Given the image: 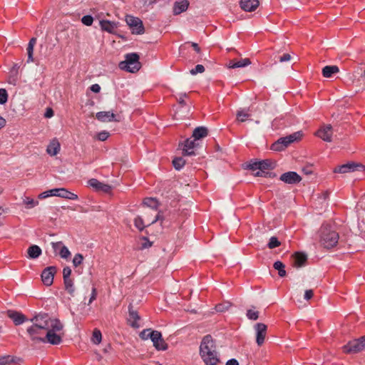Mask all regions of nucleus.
Returning <instances> with one entry per match:
<instances>
[{
	"instance_id": "33",
	"label": "nucleus",
	"mask_w": 365,
	"mask_h": 365,
	"mask_svg": "<svg viewBox=\"0 0 365 365\" xmlns=\"http://www.w3.org/2000/svg\"><path fill=\"white\" fill-rule=\"evenodd\" d=\"M273 267L275 269L278 270L279 277H283L286 276L285 265L282 262H275L273 264Z\"/></svg>"
},
{
	"instance_id": "42",
	"label": "nucleus",
	"mask_w": 365,
	"mask_h": 365,
	"mask_svg": "<svg viewBox=\"0 0 365 365\" xmlns=\"http://www.w3.org/2000/svg\"><path fill=\"white\" fill-rule=\"evenodd\" d=\"M153 330H151V329H143L139 334L140 337L143 340H147L148 339H150L151 333Z\"/></svg>"
},
{
	"instance_id": "50",
	"label": "nucleus",
	"mask_w": 365,
	"mask_h": 365,
	"mask_svg": "<svg viewBox=\"0 0 365 365\" xmlns=\"http://www.w3.org/2000/svg\"><path fill=\"white\" fill-rule=\"evenodd\" d=\"M93 19L91 16L90 15H86V16H83V18L81 19V22L86 25V26H91L93 24Z\"/></svg>"
},
{
	"instance_id": "63",
	"label": "nucleus",
	"mask_w": 365,
	"mask_h": 365,
	"mask_svg": "<svg viewBox=\"0 0 365 365\" xmlns=\"http://www.w3.org/2000/svg\"><path fill=\"white\" fill-rule=\"evenodd\" d=\"M225 365H239V363L236 359H232L228 360Z\"/></svg>"
},
{
	"instance_id": "17",
	"label": "nucleus",
	"mask_w": 365,
	"mask_h": 365,
	"mask_svg": "<svg viewBox=\"0 0 365 365\" xmlns=\"http://www.w3.org/2000/svg\"><path fill=\"white\" fill-rule=\"evenodd\" d=\"M316 135L327 142L331 141L332 127L331 125H326L321 127L316 133Z\"/></svg>"
},
{
	"instance_id": "32",
	"label": "nucleus",
	"mask_w": 365,
	"mask_h": 365,
	"mask_svg": "<svg viewBox=\"0 0 365 365\" xmlns=\"http://www.w3.org/2000/svg\"><path fill=\"white\" fill-rule=\"evenodd\" d=\"M63 283L65 289L67 291V292L69 293L71 296H73L75 292L73 280L71 278H65L63 279Z\"/></svg>"
},
{
	"instance_id": "44",
	"label": "nucleus",
	"mask_w": 365,
	"mask_h": 365,
	"mask_svg": "<svg viewBox=\"0 0 365 365\" xmlns=\"http://www.w3.org/2000/svg\"><path fill=\"white\" fill-rule=\"evenodd\" d=\"M83 256L81 254H80V253L76 254L73 259V266L75 267H77L83 262Z\"/></svg>"
},
{
	"instance_id": "54",
	"label": "nucleus",
	"mask_w": 365,
	"mask_h": 365,
	"mask_svg": "<svg viewBox=\"0 0 365 365\" xmlns=\"http://www.w3.org/2000/svg\"><path fill=\"white\" fill-rule=\"evenodd\" d=\"M187 97V94L186 93H180L179 95V98H178V103L182 106H184L186 105V103L184 100L185 98Z\"/></svg>"
},
{
	"instance_id": "21",
	"label": "nucleus",
	"mask_w": 365,
	"mask_h": 365,
	"mask_svg": "<svg viewBox=\"0 0 365 365\" xmlns=\"http://www.w3.org/2000/svg\"><path fill=\"white\" fill-rule=\"evenodd\" d=\"M240 7L245 11H253L259 6L258 0H240Z\"/></svg>"
},
{
	"instance_id": "26",
	"label": "nucleus",
	"mask_w": 365,
	"mask_h": 365,
	"mask_svg": "<svg viewBox=\"0 0 365 365\" xmlns=\"http://www.w3.org/2000/svg\"><path fill=\"white\" fill-rule=\"evenodd\" d=\"M60 143L56 139L52 140L49 145L47 147L46 151L47 153L53 156L58 154V153L60 151Z\"/></svg>"
},
{
	"instance_id": "64",
	"label": "nucleus",
	"mask_w": 365,
	"mask_h": 365,
	"mask_svg": "<svg viewBox=\"0 0 365 365\" xmlns=\"http://www.w3.org/2000/svg\"><path fill=\"white\" fill-rule=\"evenodd\" d=\"M191 46L196 52H197V53L200 52V51H201L200 48L199 47V46L197 43L192 42Z\"/></svg>"
},
{
	"instance_id": "35",
	"label": "nucleus",
	"mask_w": 365,
	"mask_h": 365,
	"mask_svg": "<svg viewBox=\"0 0 365 365\" xmlns=\"http://www.w3.org/2000/svg\"><path fill=\"white\" fill-rule=\"evenodd\" d=\"M102 340V334L99 329H95L93 331L91 341L95 344H98Z\"/></svg>"
},
{
	"instance_id": "29",
	"label": "nucleus",
	"mask_w": 365,
	"mask_h": 365,
	"mask_svg": "<svg viewBox=\"0 0 365 365\" xmlns=\"http://www.w3.org/2000/svg\"><path fill=\"white\" fill-rule=\"evenodd\" d=\"M339 71L337 66H326L322 69V75L325 78H330L334 73Z\"/></svg>"
},
{
	"instance_id": "4",
	"label": "nucleus",
	"mask_w": 365,
	"mask_h": 365,
	"mask_svg": "<svg viewBox=\"0 0 365 365\" xmlns=\"http://www.w3.org/2000/svg\"><path fill=\"white\" fill-rule=\"evenodd\" d=\"M139 59L140 56L138 53H128L125 56V61L119 63V68L128 72L135 73L141 68V63Z\"/></svg>"
},
{
	"instance_id": "47",
	"label": "nucleus",
	"mask_w": 365,
	"mask_h": 365,
	"mask_svg": "<svg viewBox=\"0 0 365 365\" xmlns=\"http://www.w3.org/2000/svg\"><path fill=\"white\" fill-rule=\"evenodd\" d=\"M204 71H205V67L201 64H197L194 68L190 70V73L194 76L197 73H202Z\"/></svg>"
},
{
	"instance_id": "51",
	"label": "nucleus",
	"mask_w": 365,
	"mask_h": 365,
	"mask_svg": "<svg viewBox=\"0 0 365 365\" xmlns=\"http://www.w3.org/2000/svg\"><path fill=\"white\" fill-rule=\"evenodd\" d=\"M109 137V133L103 130L98 133L97 138L101 141H104Z\"/></svg>"
},
{
	"instance_id": "15",
	"label": "nucleus",
	"mask_w": 365,
	"mask_h": 365,
	"mask_svg": "<svg viewBox=\"0 0 365 365\" xmlns=\"http://www.w3.org/2000/svg\"><path fill=\"white\" fill-rule=\"evenodd\" d=\"M60 331L61 330L49 329L46 331L44 337L45 342H48L53 345H58L61 344L62 341V337L60 334L56 333Z\"/></svg>"
},
{
	"instance_id": "25",
	"label": "nucleus",
	"mask_w": 365,
	"mask_h": 365,
	"mask_svg": "<svg viewBox=\"0 0 365 365\" xmlns=\"http://www.w3.org/2000/svg\"><path fill=\"white\" fill-rule=\"evenodd\" d=\"M100 25L102 30L108 31V33L113 34L117 29V24L113 21L108 20H102L100 21Z\"/></svg>"
},
{
	"instance_id": "52",
	"label": "nucleus",
	"mask_w": 365,
	"mask_h": 365,
	"mask_svg": "<svg viewBox=\"0 0 365 365\" xmlns=\"http://www.w3.org/2000/svg\"><path fill=\"white\" fill-rule=\"evenodd\" d=\"M142 240L144 241V242L142 243L140 249H145L151 247L152 242H150L147 237H142Z\"/></svg>"
},
{
	"instance_id": "62",
	"label": "nucleus",
	"mask_w": 365,
	"mask_h": 365,
	"mask_svg": "<svg viewBox=\"0 0 365 365\" xmlns=\"http://www.w3.org/2000/svg\"><path fill=\"white\" fill-rule=\"evenodd\" d=\"M53 115V110L51 108H47L45 113V117L51 118Z\"/></svg>"
},
{
	"instance_id": "3",
	"label": "nucleus",
	"mask_w": 365,
	"mask_h": 365,
	"mask_svg": "<svg viewBox=\"0 0 365 365\" xmlns=\"http://www.w3.org/2000/svg\"><path fill=\"white\" fill-rule=\"evenodd\" d=\"M320 244L326 249H330L336 245L339 234L328 225H322L319 230Z\"/></svg>"
},
{
	"instance_id": "19",
	"label": "nucleus",
	"mask_w": 365,
	"mask_h": 365,
	"mask_svg": "<svg viewBox=\"0 0 365 365\" xmlns=\"http://www.w3.org/2000/svg\"><path fill=\"white\" fill-rule=\"evenodd\" d=\"M251 64V61L248 58H240V59H232L230 60L227 63L229 68H238L247 66Z\"/></svg>"
},
{
	"instance_id": "53",
	"label": "nucleus",
	"mask_w": 365,
	"mask_h": 365,
	"mask_svg": "<svg viewBox=\"0 0 365 365\" xmlns=\"http://www.w3.org/2000/svg\"><path fill=\"white\" fill-rule=\"evenodd\" d=\"M71 269L69 267H66L63 269V278H71Z\"/></svg>"
},
{
	"instance_id": "36",
	"label": "nucleus",
	"mask_w": 365,
	"mask_h": 365,
	"mask_svg": "<svg viewBox=\"0 0 365 365\" xmlns=\"http://www.w3.org/2000/svg\"><path fill=\"white\" fill-rule=\"evenodd\" d=\"M185 163V160L182 157H178L173 159V165L176 170L182 168Z\"/></svg>"
},
{
	"instance_id": "46",
	"label": "nucleus",
	"mask_w": 365,
	"mask_h": 365,
	"mask_svg": "<svg viewBox=\"0 0 365 365\" xmlns=\"http://www.w3.org/2000/svg\"><path fill=\"white\" fill-rule=\"evenodd\" d=\"M247 317L249 319L257 320L259 318V312L252 309L247 311Z\"/></svg>"
},
{
	"instance_id": "13",
	"label": "nucleus",
	"mask_w": 365,
	"mask_h": 365,
	"mask_svg": "<svg viewBox=\"0 0 365 365\" xmlns=\"http://www.w3.org/2000/svg\"><path fill=\"white\" fill-rule=\"evenodd\" d=\"M27 332L32 341H38L45 343V339L43 337V336L45 333H46V331L33 324L31 327L27 329Z\"/></svg>"
},
{
	"instance_id": "14",
	"label": "nucleus",
	"mask_w": 365,
	"mask_h": 365,
	"mask_svg": "<svg viewBox=\"0 0 365 365\" xmlns=\"http://www.w3.org/2000/svg\"><path fill=\"white\" fill-rule=\"evenodd\" d=\"M279 180L287 184H297L302 178L296 172L289 171L282 174Z\"/></svg>"
},
{
	"instance_id": "23",
	"label": "nucleus",
	"mask_w": 365,
	"mask_h": 365,
	"mask_svg": "<svg viewBox=\"0 0 365 365\" xmlns=\"http://www.w3.org/2000/svg\"><path fill=\"white\" fill-rule=\"evenodd\" d=\"M8 317L11 319L15 325H20L26 321V317L20 312L9 310L7 312Z\"/></svg>"
},
{
	"instance_id": "16",
	"label": "nucleus",
	"mask_w": 365,
	"mask_h": 365,
	"mask_svg": "<svg viewBox=\"0 0 365 365\" xmlns=\"http://www.w3.org/2000/svg\"><path fill=\"white\" fill-rule=\"evenodd\" d=\"M88 184L96 191H101L105 193H110L112 190V187L110 185L101 182L95 178L89 180Z\"/></svg>"
},
{
	"instance_id": "34",
	"label": "nucleus",
	"mask_w": 365,
	"mask_h": 365,
	"mask_svg": "<svg viewBox=\"0 0 365 365\" xmlns=\"http://www.w3.org/2000/svg\"><path fill=\"white\" fill-rule=\"evenodd\" d=\"M143 203L153 210H156L158 207V202L154 198H145L143 201Z\"/></svg>"
},
{
	"instance_id": "56",
	"label": "nucleus",
	"mask_w": 365,
	"mask_h": 365,
	"mask_svg": "<svg viewBox=\"0 0 365 365\" xmlns=\"http://www.w3.org/2000/svg\"><path fill=\"white\" fill-rule=\"evenodd\" d=\"M313 296H314V291L312 289H307L304 292V299L308 301V300L311 299L313 297Z\"/></svg>"
},
{
	"instance_id": "48",
	"label": "nucleus",
	"mask_w": 365,
	"mask_h": 365,
	"mask_svg": "<svg viewBox=\"0 0 365 365\" xmlns=\"http://www.w3.org/2000/svg\"><path fill=\"white\" fill-rule=\"evenodd\" d=\"M8 94L5 89L0 88V104H4L7 102Z\"/></svg>"
},
{
	"instance_id": "41",
	"label": "nucleus",
	"mask_w": 365,
	"mask_h": 365,
	"mask_svg": "<svg viewBox=\"0 0 365 365\" xmlns=\"http://www.w3.org/2000/svg\"><path fill=\"white\" fill-rule=\"evenodd\" d=\"M58 254L63 259H68L71 255L70 251L65 245H63L61 247L60 251L58 252Z\"/></svg>"
},
{
	"instance_id": "60",
	"label": "nucleus",
	"mask_w": 365,
	"mask_h": 365,
	"mask_svg": "<svg viewBox=\"0 0 365 365\" xmlns=\"http://www.w3.org/2000/svg\"><path fill=\"white\" fill-rule=\"evenodd\" d=\"M59 192H60V188H54V189H51V190H48V194L50 195V196L59 197Z\"/></svg>"
},
{
	"instance_id": "2",
	"label": "nucleus",
	"mask_w": 365,
	"mask_h": 365,
	"mask_svg": "<svg viewBox=\"0 0 365 365\" xmlns=\"http://www.w3.org/2000/svg\"><path fill=\"white\" fill-rule=\"evenodd\" d=\"M34 324L38 328L48 331L49 329L62 330L63 324L58 319H52L47 314H40L32 319Z\"/></svg>"
},
{
	"instance_id": "31",
	"label": "nucleus",
	"mask_w": 365,
	"mask_h": 365,
	"mask_svg": "<svg viewBox=\"0 0 365 365\" xmlns=\"http://www.w3.org/2000/svg\"><path fill=\"white\" fill-rule=\"evenodd\" d=\"M59 197L69 200H77L78 195L67 190L66 188H60Z\"/></svg>"
},
{
	"instance_id": "10",
	"label": "nucleus",
	"mask_w": 365,
	"mask_h": 365,
	"mask_svg": "<svg viewBox=\"0 0 365 365\" xmlns=\"http://www.w3.org/2000/svg\"><path fill=\"white\" fill-rule=\"evenodd\" d=\"M128 25L133 29L132 32L136 34H142L144 33V26L142 21L138 19L129 16L126 19Z\"/></svg>"
},
{
	"instance_id": "39",
	"label": "nucleus",
	"mask_w": 365,
	"mask_h": 365,
	"mask_svg": "<svg viewBox=\"0 0 365 365\" xmlns=\"http://www.w3.org/2000/svg\"><path fill=\"white\" fill-rule=\"evenodd\" d=\"M231 307V304L228 302L222 304H218L215 306L217 312H222L227 310Z\"/></svg>"
},
{
	"instance_id": "58",
	"label": "nucleus",
	"mask_w": 365,
	"mask_h": 365,
	"mask_svg": "<svg viewBox=\"0 0 365 365\" xmlns=\"http://www.w3.org/2000/svg\"><path fill=\"white\" fill-rule=\"evenodd\" d=\"M164 220L163 216L161 215V212H159L155 217V218L150 222V224H153L157 221H163Z\"/></svg>"
},
{
	"instance_id": "20",
	"label": "nucleus",
	"mask_w": 365,
	"mask_h": 365,
	"mask_svg": "<svg viewBox=\"0 0 365 365\" xmlns=\"http://www.w3.org/2000/svg\"><path fill=\"white\" fill-rule=\"evenodd\" d=\"M96 118L101 122H118L119 120L116 119V115L110 111H100L96 115Z\"/></svg>"
},
{
	"instance_id": "55",
	"label": "nucleus",
	"mask_w": 365,
	"mask_h": 365,
	"mask_svg": "<svg viewBox=\"0 0 365 365\" xmlns=\"http://www.w3.org/2000/svg\"><path fill=\"white\" fill-rule=\"evenodd\" d=\"M51 245L54 252H59L61 247L63 245L62 242H52Z\"/></svg>"
},
{
	"instance_id": "37",
	"label": "nucleus",
	"mask_w": 365,
	"mask_h": 365,
	"mask_svg": "<svg viewBox=\"0 0 365 365\" xmlns=\"http://www.w3.org/2000/svg\"><path fill=\"white\" fill-rule=\"evenodd\" d=\"M281 245V242L278 240L276 237H272L267 244L269 249H274Z\"/></svg>"
},
{
	"instance_id": "28",
	"label": "nucleus",
	"mask_w": 365,
	"mask_h": 365,
	"mask_svg": "<svg viewBox=\"0 0 365 365\" xmlns=\"http://www.w3.org/2000/svg\"><path fill=\"white\" fill-rule=\"evenodd\" d=\"M189 6L187 0H182L181 1L176 2L174 6L175 14H180V13L186 11Z\"/></svg>"
},
{
	"instance_id": "43",
	"label": "nucleus",
	"mask_w": 365,
	"mask_h": 365,
	"mask_svg": "<svg viewBox=\"0 0 365 365\" xmlns=\"http://www.w3.org/2000/svg\"><path fill=\"white\" fill-rule=\"evenodd\" d=\"M14 362V359L10 355L0 356V365H6Z\"/></svg>"
},
{
	"instance_id": "59",
	"label": "nucleus",
	"mask_w": 365,
	"mask_h": 365,
	"mask_svg": "<svg viewBox=\"0 0 365 365\" xmlns=\"http://www.w3.org/2000/svg\"><path fill=\"white\" fill-rule=\"evenodd\" d=\"M96 296H97L96 289V287H93L92 293H91V298L88 302V304H91L96 299Z\"/></svg>"
},
{
	"instance_id": "18",
	"label": "nucleus",
	"mask_w": 365,
	"mask_h": 365,
	"mask_svg": "<svg viewBox=\"0 0 365 365\" xmlns=\"http://www.w3.org/2000/svg\"><path fill=\"white\" fill-rule=\"evenodd\" d=\"M197 140H191L190 138H188L185 140L183 143V148H182V155L184 156H190L195 155V153L194 151V148L196 147L197 144L195 143Z\"/></svg>"
},
{
	"instance_id": "8",
	"label": "nucleus",
	"mask_w": 365,
	"mask_h": 365,
	"mask_svg": "<svg viewBox=\"0 0 365 365\" xmlns=\"http://www.w3.org/2000/svg\"><path fill=\"white\" fill-rule=\"evenodd\" d=\"M150 339L153 346L158 351H165L168 349V344L164 341L161 332L153 330L150 335Z\"/></svg>"
},
{
	"instance_id": "40",
	"label": "nucleus",
	"mask_w": 365,
	"mask_h": 365,
	"mask_svg": "<svg viewBox=\"0 0 365 365\" xmlns=\"http://www.w3.org/2000/svg\"><path fill=\"white\" fill-rule=\"evenodd\" d=\"M250 116V114L243 110H240L237 113V119L240 122H245Z\"/></svg>"
},
{
	"instance_id": "22",
	"label": "nucleus",
	"mask_w": 365,
	"mask_h": 365,
	"mask_svg": "<svg viewBox=\"0 0 365 365\" xmlns=\"http://www.w3.org/2000/svg\"><path fill=\"white\" fill-rule=\"evenodd\" d=\"M129 317L128 319V321L129 322V324L133 327V328H138L140 325L138 324V322L140 320V317L138 315V312L133 309V306L130 304L129 306Z\"/></svg>"
},
{
	"instance_id": "9",
	"label": "nucleus",
	"mask_w": 365,
	"mask_h": 365,
	"mask_svg": "<svg viewBox=\"0 0 365 365\" xmlns=\"http://www.w3.org/2000/svg\"><path fill=\"white\" fill-rule=\"evenodd\" d=\"M57 272L55 266H50L45 268L41 273V279L46 286H51L53 282V278Z\"/></svg>"
},
{
	"instance_id": "61",
	"label": "nucleus",
	"mask_w": 365,
	"mask_h": 365,
	"mask_svg": "<svg viewBox=\"0 0 365 365\" xmlns=\"http://www.w3.org/2000/svg\"><path fill=\"white\" fill-rule=\"evenodd\" d=\"M90 89L91 91H93V93H99L100 91H101V86L96 83V84H93L92 85L91 87H90Z\"/></svg>"
},
{
	"instance_id": "27",
	"label": "nucleus",
	"mask_w": 365,
	"mask_h": 365,
	"mask_svg": "<svg viewBox=\"0 0 365 365\" xmlns=\"http://www.w3.org/2000/svg\"><path fill=\"white\" fill-rule=\"evenodd\" d=\"M208 135V130L206 127L200 126L196 128L192 133V137L195 140H200L206 137Z\"/></svg>"
},
{
	"instance_id": "45",
	"label": "nucleus",
	"mask_w": 365,
	"mask_h": 365,
	"mask_svg": "<svg viewBox=\"0 0 365 365\" xmlns=\"http://www.w3.org/2000/svg\"><path fill=\"white\" fill-rule=\"evenodd\" d=\"M134 225L140 231H142L145 227L144 224H143V220L140 216H137L135 218Z\"/></svg>"
},
{
	"instance_id": "57",
	"label": "nucleus",
	"mask_w": 365,
	"mask_h": 365,
	"mask_svg": "<svg viewBox=\"0 0 365 365\" xmlns=\"http://www.w3.org/2000/svg\"><path fill=\"white\" fill-rule=\"evenodd\" d=\"M292 58L290 54L289 53H284L282 56L279 57V61L280 62H285V61H290Z\"/></svg>"
},
{
	"instance_id": "6",
	"label": "nucleus",
	"mask_w": 365,
	"mask_h": 365,
	"mask_svg": "<svg viewBox=\"0 0 365 365\" xmlns=\"http://www.w3.org/2000/svg\"><path fill=\"white\" fill-rule=\"evenodd\" d=\"M302 136L301 132H296L286 137L280 138L272 145L271 149L276 151L282 150L291 143L300 140Z\"/></svg>"
},
{
	"instance_id": "30",
	"label": "nucleus",
	"mask_w": 365,
	"mask_h": 365,
	"mask_svg": "<svg viewBox=\"0 0 365 365\" xmlns=\"http://www.w3.org/2000/svg\"><path fill=\"white\" fill-rule=\"evenodd\" d=\"M41 249L38 245H31L28 248L27 253L29 258L36 259L41 255Z\"/></svg>"
},
{
	"instance_id": "11",
	"label": "nucleus",
	"mask_w": 365,
	"mask_h": 365,
	"mask_svg": "<svg viewBox=\"0 0 365 365\" xmlns=\"http://www.w3.org/2000/svg\"><path fill=\"white\" fill-rule=\"evenodd\" d=\"M255 330L256 331V342L259 346H261L264 343L267 327L263 323H257L255 325Z\"/></svg>"
},
{
	"instance_id": "12",
	"label": "nucleus",
	"mask_w": 365,
	"mask_h": 365,
	"mask_svg": "<svg viewBox=\"0 0 365 365\" xmlns=\"http://www.w3.org/2000/svg\"><path fill=\"white\" fill-rule=\"evenodd\" d=\"M364 170V166L359 163H348L334 168V173H346L359 170Z\"/></svg>"
},
{
	"instance_id": "49",
	"label": "nucleus",
	"mask_w": 365,
	"mask_h": 365,
	"mask_svg": "<svg viewBox=\"0 0 365 365\" xmlns=\"http://www.w3.org/2000/svg\"><path fill=\"white\" fill-rule=\"evenodd\" d=\"M34 48V46H31V45L28 44L27 49H26L27 54H28V59H27L28 63L34 62V58H33Z\"/></svg>"
},
{
	"instance_id": "7",
	"label": "nucleus",
	"mask_w": 365,
	"mask_h": 365,
	"mask_svg": "<svg viewBox=\"0 0 365 365\" xmlns=\"http://www.w3.org/2000/svg\"><path fill=\"white\" fill-rule=\"evenodd\" d=\"M342 349L345 354H356L365 350V336L349 341Z\"/></svg>"
},
{
	"instance_id": "1",
	"label": "nucleus",
	"mask_w": 365,
	"mask_h": 365,
	"mask_svg": "<svg viewBox=\"0 0 365 365\" xmlns=\"http://www.w3.org/2000/svg\"><path fill=\"white\" fill-rule=\"evenodd\" d=\"M215 347V342L210 334L202 338L200 354L206 365H217L220 361Z\"/></svg>"
},
{
	"instance_id": "38",
	"label": "nucleus",
	"mask_w": 365,
	"mask_h": 365,
	"mask_svg": "<svg viewBox=\"0 0 365 365\" xmlns=\"http://www.w3.org/2000/svg\"><path fill=\"white\" fill-rule=\"evenodd\" d=\"M24 203L26 205V208H32L38 204V201H35L34 199L29 197H26L24 199Z\"/></svg>"
},
{
	"instance_id": "5",
	"label": "nucleus",
	"mask_w": 365,
	"mask_h": 365,
	"mask_svg": "<svg viewBox=\"0 0 365 365\" xmlns=\"http://www.w3.org/2000/svg\"><path fill=\"white\" fill-rule=\"evenodd\" d=\"M247 167L252 171L257 170L254 173L255 176H263L266 171L272 170L275 167V163L271 160L266 159L251 163Z\"/></svg>"
},
{
	"instance_id": "24",
	"label": "nucleus",
	"mask_w": 365,
	"mask_h": 365,
	"mask_svg": "<svg viewBox=\"0 0 365 365\" xmlns=\"http://www.w3.org/2000/svg\"><path fill=\"white\" fill-rule=\"evenodd\" d=\"M294 266L296 267H301L306 264L307 260V255L302 252H295L293 255Z\"/></svg>"
}]
</instances>
